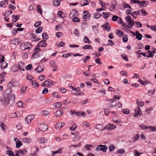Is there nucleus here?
<instances>
[{"instance_id": "obj_31", "label": "nucleus", "mask_w": 156, "mask_h": 156, "mask_svg": "<svg viewBox=\"0 0 156 156\" xmlns=\"http://www.w3.org/2000/svg\"><path fill=\"white\" fill-rule=\"evenodd\" d=\"M35 70L38 73L42 72L44 70V69L41 66H38L35 69Z\"/></svg>"}, {"instance_id": "obj_5", "label": "nucleus", "mask_w": 156, "mask_h": 156, "mask_svg": "<svg viewBox=\"0 0 156 156\" xmlns=\"http://www.w3.org/2000/svg\"><path fill=\"white\" fill-rule=\"evenodd\" d=\"M107 149L108 147L106 145H99L97 146L95 150L97 151H102L105 152Z\"/></svg>"}, {"instance_id": "obj_60", "label": "nucleus", "mask_w": 156, "mask_h": 156, "mask_svg": "<svg viewBox=\"0 0 156 156\" xmlns=\"http://www.w3.org/2000/svg\"><path fill=\"white\" fill-rule=\"evenodd\" d=\"M114 43L111 40H109L108 41V46H113L114 45Z\"/></svg>"}, {"instance_id": "obj_17", "label": "nucleus", "mask_w": 156, "mask_h": 156, "mask_svg": "<svg viewBox=\"0 0 156 156\" xmlns=\"http://www.w3.org/2000/svg\"><path fill=\"white\" fill-rule=\"evenodd\" d=\"M101 27L104 29L105 30H106L108 31H109L111 29V27L109 26L108 23L107 22L104 25H103L101 26Z\"/></svg>"}, {"instance_id": "obj_38", "label": "nucleus", "mask_w": 156, "mask_h": 156, "mask_svg": "<svg viewBox=\"0 0 156 156\" xmlns=\"http://www.w3.org/2000/svg\"><path fill=\"white\" fill-rule=\"evenodd\" d=\"M83 49L84 50L91 49L92 48V47L90 45H86L84 46L83 47Z\"/></svg>"}, {"instance_id": "obj_52", "label": "nucleus", "mask_w": 156, "mask_h": 156, "mask_svg": "<svg viewBox=\"0 0 156 156\" xmlns=\"http://www.w3.org/2000/svg\"><path fill=\"white\" fill-rule=\"evenodd\" d=\"M123 41L124 42H126L128 40V36L127 35H125L122 37Z\"/></svg>"}, {"instance_id": "obj_36", "label": "nucleus", "mask_w": 156, "mask_h": 156, "mask_svg": "<svg viewBox=\"0 0 156 156\" xmlns=\"http://www.w3.org/2000/svg\"><path fill=\"white\" fill-rule=\"evenodd\" d=\"M145 3L144 1H142L141 2L139 1V6L140 7H142L143 8L144 7L146 6Z\"/></svg>"}, {"instance_id": "obj_13", "label": "nucleus", "mask_w": 156, "mask_h": 156, "mask_svg": "<svg viewBox=\"0 0 156 156\" xmlns=\"http://www.w3.org/2000/svg\"><path fill=\"white\" fill-rule=\"evenodd\" d=\"M116 2L112 1L111 2V5H110L109 9L111 11H113L115 10L116 9Z\"/></svg>"}, {"instance_id": "obj_40", "label": "nucleus", "mask_w": 156, "mask_h": 156, "mask_svg": "<svg viewBox=\"0 0 156 156\" xmlns=\"http://www.w3.org/2000/svg\"><path fill=\"white\" fill-rule=\"evenodd\" d=\"M72 21L74 22H80V19L78 17L74 16L72 18Z\"/></svg>"}, {"instance_id": "obj_41", "label": "nucleus", "mask_w": 156, "mask_h": 156, "mask_svg": "<svg viewBox=\"0 0 156 156\" xmlns=\"http://www.w3.org/2000/svg\"><path fill=\"white\" fill-rule=\"evenodd\" d=\"M95 127L98 130H101L103 128V126L101 124H97L95 126Z\"/></svg>"}, {"instance_id": "obj_27", "label": "nucleus", "mask_w": 156, "mask_h": 156, "mask_svg": "<svg viewBox=\"0 0 156 156\" xmlns=\"http://www.w3.org/2000/svg\"><path fill=\"white\" fill-rule=\"evenodd\" d=\"M154 51H148V52L147 53V54L148 55L147 56V57L150 58V57H152L154 55Z\"/></svg>"}, {"instance_id": "obj_1", "label": "nucleus", "mask_w": 156, "mask_h": 156, "mask_svg": "<svg viewBox=\"0 0 156 156\" xmlns=\"http://www.w3.org/2000/svg\"><path fill=\"white\" fill-rule=\"evenodd\" d=\"M15 96L14 94L11 95L9 94H4L3 98L1 100V102L5 106L11 105L15 102Z\"/></svg>"}, {"instance_id": "obj_23", "label": "nucleus", "mask_w": 156, "mask_h": 156, "mask_svg": "<svg viewBox=\"0 0 156 156\" xmlns=\"http://www.w3.org/2000/svg\"><path fill=\"white\" fill-rule=\"evenodd\" d=\"M54 107L56 108H59L62 105V103L60 102H58L53 104Z\"/></svg>"}, {"instance_id": "obj_64", "label": "nucleus", "mask_w": 156, "mask_h": 156, "mask_svg": "<svg viewBox=\"0 0 156 156\" xmlns=\"http://www.w3.org/2000/svg\"><path fill=\"white\" fill-rule=\"evenodd\" d=\"M119 19V17L117 16L114 15L112 18V20L113 21H115Z\"/></svg>"}, {"instance_id": "obj_14", "label": "nucleus", "mask_w": 156, "mask_h": 156, "mask_svg": "<svg viewBox=\"0 0 156 156\" xmlns=\"http://www.w3.org/2000/svg\"><path fill=\"white\" fill-rule=\"evenodd\" d=\"M14 140L16 142V147L17 148H19L22 145V141H20L18 138H15L14 139Z\"/></svg>"}, {"instance_id": "obj_63", "label": "nucleus", "mask_w": 156, "mask_h": 156, "mask_svg": "<svg viewBox=\"0 0 156 156\" xmlns=\"http://www.w3.org/2000/svg\"><path fill=\"white\" fill-rule=\"evenodd\" d=\"M74 33L75 34V35L77 37H79L80 36L79 32L77 29H76L74 30Z\"/></svg>"}, {"instance_id": "obj_53", "label": "nucleus", "mask_w": 156, "mask_h": 156, "mask_svg": "<svg viewBox=\"0 0 156 156\" xmlns=\"http://www.w3.org/2000/svg\"><path fill=\"white\" fill-rule=\"evenodd\" d=\"M122 112L124 114H128L129 113L130 110L128 109H122Z\"/></svg>"}, {"instance_id": "obj_59", "label": "nucleus", "mask_w": 156, "mask_h": 156, "mask_svg": "<svg viewBox=\"0 0 156 156\" xmlns=\"http://www.w3.org/2000/svg\"><path fill=\"white\" fill-rule=\"evenodd\" d=\"M42 38L44 39H47L48 38V35L46 33H43L42 34Z\"/></svg>"}, {"instance_id": "obj_7", "label": "nucleus", "mask_w": 156, "mask_h": 156, "mask_svg": "<svg viewBox=\"0 0 156 156\" xmlns=\"http://www.w3.org/2000/svg\"><path fill=\"white\" fill-rule=\"evenodd\" d=\"M90 17V13L87 11H85L83 12V18L84 21L89 20Z\"/></svg>"}, {"instance_id": "obj_4", "label": "nucleus", "mask_w": 156, "mask_h": 156, "mask_svg": "<svg viewBox=\"0 0 156 156\" xmlns=\"http://www.w3.org/2000/svg\"><path fill=\"white\" fill-rule=\"evenodd\" d=\"M127 23L128 24V27L129 28H132L134 25V22L133 20H132L130 16H128L126 17Z\"/></svg>"}, {"instance_id": "obj_8", "label": "nucleus", "mask_w": 156, "mask_h": 156, "mask_svg": "<svg viewBox=\"0 0 156 156\" xmlns=\"http://www.w3.org/2000/svg\"><path fill=\"white\" fill-rule=\"evenodd\" d=\"M48 129V125L46 124L43 123L41 124L39 126L38 130L42 131H45Z\"/></svg>"}, {"instance_id": "obj_35", "label": "nucleus", "mask_w": 156, "mask_h": 156, "mask_svg": "<svg viewBox=\"0 0 156 156\" xmlns=\"http://www.w3.org/2000/svg\"><path fill=\"white\" fill-rule=\"evenodd\" d=\"M90 58L89 56H86L82 58V59L84 63L88 62Z\"/></svg>"}, {"instance_id": "obj_50", "label": "nucleus", "mask_w": 156, "mask_h": 156, "mask_svg": "<svg viewBox=\"0 0 156 156\" xmlns=\"http://www.w3.org/2000/svg\"><path fill=\"white\" fill-rule=\"evenodd\" d=\"M139 138V136L138 134H136L134 136V138L133 141L134 142H135Z\"/></svg>"}, {"instance_id": "obj_42", "label": "nucleus", "mask_w": 156, "mask_h": 156, "mask_svg": "<svg viewBox=\"0 0 156 156\" xmlns=\"http://www.w3.org/2000/svg\"><path fill=\"white\" fill-rule=\"evenodd\" d=\"M101 16V14L99 12H96L94 14V17L96 19L99 18Z\"/></svg>"}, {"instance_id": "obj_18", "label": "nucleus", "mask_w": 156, "mask_h": 156, "mask_svg": "<svg viewBox=\"0 0 156 156\" xmlns=\"http://www.w3.org/2000/svg\"><path fill=\"white\" fill-rule=\"evenodd\" d=\"M63 114V112L61 110H58L55 112L54 115L56 117H60L61 115Z\"/></svg>"}, {"instance_id": "obj_2", "label": "nucleus", "mask_w": 156, "mask_h": 156, "mask_svg": "<svg viewBox=\"0 0 156 156\" xmlns=\"http://www.w3.org/2000/svg\"><path fill=\"white\" fill-rule=\"evenodd\" d=\"M20 48L22 50H24L26 49L30 50L32 49V45L28 42H24L21 44Z\"/></svg>"}, {"instance_id": "obj_58", "label": "nucleus", "mask_w": 156, "mask_h": 156, "mask_svg": "<svg viewBox=\"0 0 156 156\" xmlns=\"http://www.w3.org/2000/svg\"><path fill=\"white\" fill-rule=\"evenodd\" d=\"M121 57L123 59L127 61H128V58L126 55L125 54H122L121 55Z\"/></svg>"}, {"instance_id": "obj_21", "label": "nucleus", "mask_w": 156, "mask_h": 156, "mask_svg": "<svg viewBox=\"0 0 156 156\" xmlns=\"http://www.w3.org/2000/svg\"><path fill=\"white\" fill-rule=\"evenodd\" d=\"M116 105V102L114 99H113L111 102H109L108 104V105L110 108H113Z\"/></svg>"}, {"instance_id": "obj_25", "label": "nucleus", "mask_w": 156, "mask_h": 156, "mask_svg": "<svg viewBox=\"0 0 156 156\" xmlns=\"http://www.w3.org/2000/svg\"><path fill=\"white\" fill-rule=\"evenodd\" d=\"M47 141V139L45 137H42L40 138L38 142L40 143H45Z\"/></svg>"}, {"instance_id": "obj_56", "label": "nucleus", "mask_w": 156, "mask_h": 156, "mask_svg": "<svg viewBox=\"0 0 156 156\" xmlns=\"http://www.w3.org/2000/svg\"><path fill=\"white\" fill-rule=\"evenodd\" d=\"M52 95L53 96L58 98H61V96H59L58 94V93L56 92H54L52 93Z\"/></svg>"}, {"instance_id": "obj_10", "label": "nucleus", "mask_w": 156, "mask_h": 156, "mask_svg": "<svg viewBox=\"0 0 156 156\" xmlns=\"http://www.w3.org/2000/svg\"><path fill=\"white\" fill-rule=\"evenodd\" d=\"M134 111V116L135 117H138V115H140L142 114V112L139 107L136 108Z\"/></svg>"}, {"instance_id": "obj_9", "label": "nucleus", "mask_w": 156, "mask_h": 156, "mask_svg": "<svg viewBox=\"0 0 156 156\" xmlns=\"http://www.w3.org/2000/svg\"><path fill=\"white\" fill-rule=\"evenodd\" d=\"M116 128V126L115 124L109 123L104 127L103 130L105 129L111 130Z\"/></svg>"}, {"instance_id": "obj_26", "label": "nucleus", "mask_w": 156, "mask_h": 156, "mask_svg": "<svg viewBox=\"0 0 156 156\" xmlns=\"http://www.w3.org/2000/svg\"><path fill=\"white\" fill-rule=\"evenodd\" d=\"M83 41L84 43H86L90 44L91 43V41L89 40L87 36L84 37Z\"/></svg>"}, {"instance_id": "obj_30", "label": "nucleus", "mask_w": 156, "mask_h": 156, "mask_svg": "<svg viewBox=\"0 0 156 156\" xmlns=\"http://www.w3.org/2000/svg\"><path fill=\"white\" fill-rule=\"evenodd\" d=\"M109 13L105 12H103L102 14V16L105 19L108 18L109 16Z\"/></svg>"}, {"instance_id": "obj_61", "label": "nucleus", "mask_w": 156, "mask_h": 156, "mask_svg": "<svg viewBox=\"0 0 156 156\" xmlns=\"http://www.w3.org/2000/svg\"><path fill=\"white\" fill-rule=\"evenodd\" d=\"M109 151L110 152L112 151H114L115 149V147L113 145H110L109 147Z\"/></svg>"}, {"instance_id": "obj_29", "label": "nucleus", "mask_w": 156, "mask_h": 156, "mask_svg": "<svg viewBox=\"0 0 156 156\" xmlns=\"http://www.w3.org/2000/svg\"><path fill=\"white\" fill-rule=\"evenodd\" d=\"M80 138V136L79 135H77L73 138L72 141L73 142H77L79 140Z\"/></svg>"}, {"instance_id": "obj_20", "label": "nucleus", "mask_w": 156, "mask_h": 156, "mask_svg": "<svg viewBox=\"0 0 156 156\" xmlns=\"http://www.w3.org/2000/svg\"><path fill=\"white\" fill-rule=\"evenodd\" d=\"M136 39L138 40H140L142 39L143 37L142 35L140 34L139 32L138 31H136Z\"/></svg>"}, {"instance_id": "obj_39", "label": "nucleus", "mask_w": 156, "mask_h": 156, "mask_svg": "<svg viewBox=\"0 0 156 156\" xmlns=\"http://www.w3.org/2000/svg\"><path fill=\"white\" fill-rule=\"evenodd\" d=\"M76 11V10L75 9H73L72 10H71L69 14V16L70 18H72V17H73V16H74V14H73V13H75V12Z\"/></svg>"}, {"instance_id": "obj_24", "label": "nucleus", "mask_w": 156, "mask_h": 156, "mask_svg": "<svg viewBox=\"0 0 156 156\" xmlns=\"http://www.w3.org/2000/svg\"><path fill=\"white\" fill-rule=\"evenodd\" d=\"M16 151H17V152L19 154L21 155H24L26 154V150L24 149H20L19 150Z\"/></svg>"}, {"instance_id": "obj_48", "label": "nucleus", "mask_w": 156, "mask_h": 156, "mask_svg": "<svg viewBox=\"0 0 156 156\" xmlns=\"http://www.w3.org/2000/svg\"><path fill=\"white\" fill-rule=\"evenodd\" d=\"M41 85L43 87H46L49 85V80H47L42 83Z\"/></svg>"}, {"instance_id": "obj_37", "label": "nucleus", "mask_w": 156, "mask_h": 156, "mask_svg": "<svg viewBox=\"0 0 156 156\" xmlns=\"http://www.w3.org/2000/svg\"><path fill=\"white\" fill-rule=\"evenodd\" d=\"M11 69L13 72H16L18 70V68L16 66H13L11 67Z\"/></svg>"}, {"instance_id": "obj_62", "label": "nucleus", "mask_w": 156, "mask_h": 156, "mask_svg": "<svg viewBox=\"0 0 156 156\" xmlns=\"http://www.w3.org/2000/svg\"><path fill=\"white\" fill-rule=\"evenodd\" d=\"M141 12L143 16H145L147 15V13L146 11L144 9H141Z\"/></svg>"}, {"instance_id": "obj_33", "label": "nucleus", "mask_w": 156, "mask_h": 156, "mask_svg": "<svg viewBox=\"0 0 156 156\" xmlns=\"http://www.w3.org/2000/svg\"><path fill=\"white\" fill-rule=\"evenodd\" d=\"M32 84L33 87L35 88H37L39 86V84H38L36 80H34L32 81Z\"/></svg>"}, {"instance_id": "obj_15", "label": "nucleus", "mask_w": 156, "mask_h": 156, "mask_svg": "<svg viewBox=\"0 0 156 156\" xmlns=\"http://www.w3.org/2000/svg\"><path fill=\"white\" fill-rule=\"evenodd\" d=\"M64 125V123L63 122H58L55 125V128L58 129H60Z\"/></svg>"}, {"instance_id": "obj_49", "label": "nucleus", "mask_w": 156, "mask_h": 156, "mask_svg": "<svg viewBox=\"0 0 156 156\" xmlns=\"http://www.w3.org/2000/svg\"><path fill=\"white\" fill-rule=\"evenodd\" d=\"M123 5V8H128L129 9H131V6L129 4L126 3H124Z\"/></svg>"}, {"instance_id": "obj_22", "label": "nucleus", "mask_w": 156, "mask_h": 156, "mask_svg": "<svg viewBox=\"0 0 156 156\" xmlns=\"http://www.w3.org/2000/svg\"><path fill=\"white\" fill-rule=\"evenodd\" d=\"M6 73L3 72L2 74L0 75V84H2V82L4 81L3 78L5 77V76L6 74Z\"/></svg>"}, {"instance_id": "obj_54", "label": "nucleus", "mask_w": 156, "mask_h": 156, "mask_svg": "<svg viewBox=\"0 0 156 156\" xmlns=\"http://www.w3.org/2000/svg\"><path fill=\"white\" fill-rule=\"evenodd\" d=\"M0 126L3 130H5L6 129V127L5 125L2 122H0Z\"/></svg>"}, {"instance_id": "obj_11", "label": "nucleus", "mask_w": 156, "mask_h": 156, "mask_svg": "<svg viewBox=\"0 0 156 156\" xmlns=\"http://www.w3.org/2000/svg\"><path fill=\"white\" fill-rule=\"evenodd\" d=\"M49 63L51 65V66L52 67V70L54 71H56L58 69L57 66H56L55 62L53 61H50Z\"/></svg>"}, {"instance_id": "obj_34", "label": "nucleus", "mask_w": 156, "mask_h": 156, "mask_svg": "<svg viewBox=\"0 0 156 156\" xmlns=\"http://www.w3.org/2000/svg\"><path fill=\"white\" fill-rule=\"evenodd\" d=\"M116 34L119 37H122L123 35V32L121 30H117Z\"/></svg>"}, {"instance_id": "obj_6", "label": "nucleus", "mask_w": 156, "mask_h": 156, "mask_svg": "<svg viewBox=\"0 0 156 156\" xmlns=\"http://www.w3.org/2000/svg\"><path fill=\"white\" fill-rule=\"evenodd\" d=\"M40 51V48L38 47H36L34 51V53L32 55V57L34 58H36L39 57Z\"/></svg>"}, {"instance_id": "obj_51", "label": "nucleus", "mask_w": 156, "mask_h": 156, "mask_svg": "<svg viewBox=\"0 0 156 156\" xmlns=\"http://www.w3.org/2000/svg\"><path fill=\"white\" fill-rule=\"evenodd\" d=\"M75 114L78 116H85L86 115V114L85 112L82 113L77 112L75 113Z\"/></svg>"}, {"instance_id": "obj_28", "label": "nucleus", "mask_w": 156, "mask_h": 156, "mask_svg": "<svg viewBox=\"0 0 156 156\" xmlns=\"http://www.w3.org/2000/svg\"><path fill=\"white\" fill-rule=\"evenodd\" d=\"M20 16L19 15L15 16V15H13L12 17V21L13 22H15L16 21L19 20V19Z\"/></svg>"}, {"instance_id": "obj_12", "label": "nucleus", "mask_w": 156, "mask_h": 156, "mask_svg": "<svg viewBox=\"0 0 156 156\" xmlns=\"http://www.w3.org/2000/svg\"><path fill=\"white\" fill-rule=\"evenodd\" d=\"M34 115H30L26 117L25 118V120L27 123L29 124L31 123V121L34 119Z\"/></svg>"}, {"instance_id": "obj_57", "label": "nucleus", "mask_w": 156, "mask_h": 156, "mask_svg": "<svg viewBox=\"0 0 156 156\" xmlns=\"http://www.w3.org/2000/svg\"><path fill=\"white\" fill-rule=\"evenodd\" d=\"M148 128L151 131L153 132L156 131V127L153 126H148Z\"/></svg>"}, {"instance_id": "obj_43", "label": "nucleus", "mask_w": 156, "mask_h": 156, "mask_svg": "<svg viewBox=\"0 0 156 156\" xmlns=\"http://www.w3.org/2000/svg\"><path fill=\"white\" fill-rule=\"evenodd\" d=\"M60 2L59 0H54L53 2V4L56 6H58L59 5Z\"/></svg>"}, {"instance_id": "obj_19", "label": "nucleus", "mask_w": 156, "mask_h": 156, "mask_svg": "<svg viewBox=\"0 0 156 156\" xmlns=\"http://www.w3.org/2000/svg\"><path fill=\"white\" fill-rule=\"evenodd\" d=\"M47 45L45 40H42L38 44V47H45Z\"/></svg>"}, {"instance_id": "obj_46", "label": "nucleus", "mask_w": 156, "mask_h": 156, "mask_svg": "<svg viewBox=\"0 0 156 156\" xmlns=\"http://www.w3.org/2000/svg\"><path fill=\"white\" fill-rule=\"evenodd\" d=\"M43 29V28L42 27H38L37 30H36V33L37 34L40 33L42 32Z\"/></svg>"}, {"instance_id": "obj_47", "label": "nucleus", "mask_w": 156, "mask_h": 156, "mask_svg": "<svg viewBox=\"0 0 156 156\" xmlns=\"http://www.w3.org/2000/svg\"><path fill=\"white\" fill-rule=\"evenodd\" d=\"M57 14L58 16L62 18L64 17L65 16V14L62 11H59L58 12Z\"/></svg>"}, {"instance_id": "obj_32", "label": "nucleus", "mask_w": 156, "mask_h": 156, "mask_svg": "<svg viewBox=\"0 0 156 156\" xmlns=\"http://www.w3.org/2000/svg\"><path fill=\"white\" fill-rule=\"evenodd\" d=\"M31 139L29 138H24L23 139V142L25 143H30L31 142Z\"/></svg>"}, {"instance_id": "obj_16", "label": "nucleus", "mask_w": 156, "mask_h": 156, "mask_svg": "<svg viewBox=\"0 0 156 156\" xmlns=\"http://www.w3.org/2000/svg\"><path fill=\"white\" fill-rule=\"evenodd\" d=\"M18 69L21 71H24V68L25 66L23 62H19L18 63Z\"/></svg>"}, {"instance_id": "obj_3", "label": "nucleus", "mask_w": 156, "mask_h": 156, "mask_svg": "<svg viewBox=\"0 0 156 156\" xmlns=\"http://www.w3.org/2000/svg\"><path fill=\"white\" fill-rule=\"evenodd\" d=\"M0 66L2 69H4L7 68L8 66V64L5 61V57L2 56V57L0 59Z\"/></svg>"}, {"instance_id": "obj_45", "label": "nucleus", "mask_w": 156, "mask_h": 156, "mask_svg": "<svg viewBox=\"0 0 156 156\" xmlns=\"http://www.w3.org/2000/svg\"><path fill=\"white\" fill-rule=\"evenodd\" d=\"M6 154L10 156H15V154L11 150H8L6 152Z\"/></svg>"}, {"instance_id": "obj_55", "label": "nucleus", "mask_w": 156, "mask_h": 156, "mask_svg": "<svg viewBox=\"0 0 156 156\" xmlns=\"http://www.w3.org/2000/svg\"><path fill=\"white\" fill-rule=\"evenodd\" d=\"M136 102L138 105L141 107L142 106L144 105V102L142 101L140 102L139 100L138 99L137 100Z\"/></svg>"}, {"instance_id": "obj_44", "label": "nucleus", "mask_w": 156, "mask_h": 156, "mask_svg": "<svg viewBox=\"0 0 156 156\" xmlns=\"http://www.w3.org/2000/svg\"><path fill=\"white\" fill-rule=\"evenodd\" d=\"M62 149H60L58 150L57 151H52L51 152V153H52V154L51 155L52 156H54V155L58 153H62Z\"/></svg>"}]
</instances>
